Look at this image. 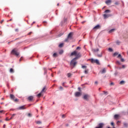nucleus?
Instances as JSON below:
<instances>
[{"mask_svg":"<svg viewBox=\"0 0 128 128\" xmlns=\"http://www.w3.org/2000/svg\"><path fill=\"white\" fill-rule=\"evenodd\" d=\"M100 25L98 24L93 28V30H100Z\"/></svg>","mask_w":128,"mask_h":128,"instance_id":"423d86ee","label":"nucleus"},{"mask_svg":"<svg viewBox=\"0 0 128 128\" xmlns=\"http://www.w3.org/2000/svg\"><path fill=\"white\" fill-rule=\"evenodd\" d=\"M64 46V44L62 43L59 44V48H62Z\"/></svg>","mask_w":128,"mask_h":128,"instance_id":"cd10ccee","label":"nucleus"},{"mask_svg":"<svg viewBox=\"0 0 128 128\" xmlns=\"http://www.w3.org/2000/svg\"><path fill=\"white\" fill-rule=\"evenodd\" d=\"M28 116H29V118H31L32 114H30V113L28 114Z\"/></svg>","mask_w":128,"mask_h":128,"instance_id":"37998d69","label":"nucleus"},{"mask_svg":"<svg viewBox=\"0 0 128 128\" xmlns=\"http://www.w3.org/2000/svg\"><path fill=\"white\" fill-rule=\"evenodd\" d=\"M80 96V92H76L75 93V96H76L78 97V96Z\"/></svg>","mask_w":128,"mask_h":128,"instance_id":"2eb2a0df","label":"nucleus"},{"mask_svg":"<svg viewBox=\"0 0 128 128\" xmlns=\"http://www.w3.org/2000/svg\"><path fill=\"white\" fill-rule=\"evenodd\" d=\"M72 74L70 73H68L67 74L68 78H72Z\"/></svg>","mask_w":128,"mask_h":128,"instance_id":"aec40b11","label":"nucleus"},{"mask_svg":"<svg viewBox=\"0 0 128 128\" xmlns=\"http://www.w3.org/2000/svg\"><path fill=\"white\" fill-rule=\"evenodd\" d=\"M89 98H90V95L86 94L84 95L83 98H84V100H88Z\"/></svg>","mask_w":128,"mask_h":128,"instance_id":"0eeeda50","label":"nucleus"},{"mask_svg":"<svg viewBox=\"0 0 128 128\" xmlns=\"http://www.w3.org/2000/svg\"><path fill=\"white\" fill-rule=\"evenodd\" d=\"M42 92H40V93H39L38 94H37V96L38 98H40V96H42Z\"/></svg>","mask_w":128,"mask_h":128,"instance_id":"b1692460","label":"nucleus"},{"mask_svg":"<svg viewBox=\"0 0 128 128\" xmlns=\"http://www.w3.org/2000/svg\"><path fill=\"white\" fill-rule=\"evenodd\" d=\"M15 116H16V114H12V118H14Z\"/></svg>","mask_w":128,"mask_h":128,"instance_id":"de8ad7c7","label":"nucleus"},{"mask_svg":"<svg viewBox=\"0 0 128 128\" xmlns=\"http://www.w3.org/2000/svg\"><path fill=\"white\" fill-rule=\"evenodd\" d=\"M32 34V32H30L29 33H28V36H30V34Z\"/></svg>","mask_w":128,"mask_h":128,"instance_id":"79ce46f5","label":"nucleus"},{"mask_svg":"<svg viewBox=\"0 0 128 128\" xmlns=\"http://www.w3.org/2000/svg\"><path fill=\"white\" fill-rule=\"evenodd\" d=\"M52 56L54 58H58V53L55 52L52 54Z\"/></svg>","mask_w":128,"mask_h":128,"instance_id":"4468645a","label":"nucleus"},{"mask_svg":"<svg viewBox=\"0 0 128 128\" xmlns=\"http://www.w3.org/2000/svg\"><path fill=\"white\" fill-rule=\"evenodd\" d=\"M124 126H125V128H128V124L124 123Z\"/></svg>","mask_w":128,"mask_h":128,"instance_id":"473e14b6","label":"nucleus"},{"mask_svg":"<svg viewBox=\"0 0 128 128\" xmlns=\"http://www.w3.org/2000/svg\"><path fill=\"white\" fill-rule=\"evenodd\" d=\"M65 116H64V114H63V115L62 116V118H64Z\"/></svg>","mask_w":128,"mask_h":128,"instance_id":"5fc2aeb1","label":"nucleus"},{"mask_svg":"<svg viewBox=\"0 0 128 128\" xmlns=\"http://www.w3.org/2000/svg\"><path fill=\"white\" fill-rule=\"evenodd\" d=\"M90 62L92 64H100V61L98 59L94 60V58H92L90 60Z\"/></svg>","mask_w":128,"mask_h":128,"instance_id":"20e7f679","label":"nucleus"},{"mask_svg":"<svg viewBox=\"0 0 128 128\" xmlns=\"http://www.w3.org/2000/svg\"><path fill=\"white\" fill-rule=\"evenodd\" d=\"M108 50H109V52H112V48H108Z\"/></svg>","mask_w":128,"mask_h":128,"instance_id":"4c0bfd02","label":"nucleus"},{"mask_svg":"<svg viewBox=\"0 0 128 128\" xmlns=\"http://www.w3.org/2000/svg\"><path fill=\"white\" fill-rule=\"evenodd\" d=\"M105 3L106 4H107L108 6H110V4H112V0H107L105 2Z\"/></svg>","mask_w":128,"mask_h":128,"instance_id":"9d476101","label":"nucleus"},{"mask_svg":"<svg viewBox=\"0 0 128 128\" xmlns=\"http://www.w3.org/2000/svg\"><path fill=\"white\" fill-rule=\"evenodd\" d=\"M124 84V81L122 80L120 82V84Z\"/></svg>","mask_w":128,"mask_h":128,"instance_id":"72a5a7b5","label":"nucleus"},{"mask_svg":"<svg viewBox=\"0 0 128 128\" xmlns=\"http://www.w3.org/2000/svg\"><path fill=\"white\" fill-rule=\"evenodd\" d=\"M78 90H79V92H80V88H78Z\"/></svg>","mask_w":128,"mask_h":128,"instance_id":"13d9d810","label":"nucleus"},{"mask_svg":"<svg viewBox=\"0 0 128 128\" xmlns=\"http://www.w3.org/2000/svg\"><path fill=\"white\" fill-rule=\"evenodd\" d=\"M103 92H104V94H106L107 92L106 91H104Z\"/></svg>","mask_w":128,"mask_h":128,"instance_id":"338daca9","label":"nucleus"},{"mask_svg":"<svg viewBox=\"0 0 128 128\" xmlns=\"http://www.w3.org/2000/svg\"><path fill=\"white\" fill-rule=\"evenodd\" d=\"M10 98L11 100H14V96L12 94H10Z\"/></svg>","mask_w":128,"mask_h":128,"instance_id":"dca6fc26","label":"nucleus"},{"mask_svg":"<svg viewBox=\"0 0 128 128\" xmlns=\"http://www.w3.org/2000/svg\"><path fill=\"white\" fill-rule=\"evenodd\" d=\"M63 53H64V50H61L59 52L60 54H62Z\"/></svg>","mask_w":128,"mask_h":128,"instance_id":"c85d7f7f","label":"nucleus"},{"mask_svg":"<svg viewBox=\"0 0 128 128\" xmlns=\"http://www.w3.org/2000/svg\"><path fill=\"white\" fill-rule=\"evenodd\" d=\"M114 31V29H112L109 31V34H112V32H113Z\"/></svg>","mask_w":128,"mask_h":128,"instance_id":"bb28decb","label":"nucleus"},{"mask_svg":"<svg viewBox=\"0 0 128 128\" xmlns=\"http://www.w3.org/2000/svg\"><path fill=\"white\" fill-rule=\"evenodd\" d=\"M122 68H126V66L122 65Z\"/></svg>","mask_w":128,"mask_h":128,"instance_id":"3c124183","label":"nucleus"},{"mask_svg":"<svg viewBox=\"0 0 128 128\" xmlns=\"http://www.w3.org/2000/svg\"><path fill=\"white\" fill-rule=\"evenodd\" d=\"M116 64H118L119 66L120 65V61H116Z\"/></svg>","mask_w":128,"mask_h":128,"instance_id":"2f4dec72","label":"nucleus"},{"mask_svg":"<svg viewBox=\"0 0 128 128\" xmlns=\"http://www.w3.org/2000/svg\"><path fill=\"white\" fill-rule=\"evenodd\" d=\"M120 117V115L118 114H115L114 116V118L117 120Z\"/></svg>","mask_w":128,"mask_h":128,"instance_id":"6ab92c4d","label":"nucleus"},{"mask_svg":"<svg viewBox=\"0 0 128 128\" xmlns=\"http://www.w3.org/2000/svg\"><path fill=\"white\" fill-rule=\"evenodd\" d=\"M97 56L98 58H102V53H101L100 54H97Z\"/></svg>","mask_w":128,"mask_h":128,"instance_id":"412c9836","label":"nucleus"},{"mask_svg":"<svg viewBox=\"0 0 128 128\" xmlns=\"http://www.w3.org/2000/svg\"><path fill=\"white\" fill-rule=\"evenodd\" d=\"M98 84V81H96V82H95V84Z\"/></svg>","mask_w":128,"mask_h":128,"instance_id":"6e6d98bb","label":"nucleus"},{"mask_svg":"<svg viewBox=\"0 0 128 128\" xmlns=\"http://www.w3.org/2000/svg\"><path fill=\"white\" fill-rule=\"evenodd\" d=\"M115 4H116V6L118 5V2H115Z\"/></svg>","mask_w":128,"mask_h":128,"instance_id":"c03bdc74","label":"nucleus"},{"mask_svg":"<svg viewBox=\"0 0 128 128\" xmlns=\"http://www.w3.org/2000/svg\"><path fill=\"white\" fill-rule=\"evenodd\" d=\"M105 14H108V12H110V10H106L104 11Z\"/></svg>","mask_w":128,"mask_h":128,"instance_id":"393cba45","label":"nucleus"},{"mask_svg":"<svg viewBox=\"0 0 128 128\" xmlns=\"http://www.w3.org/2000/svg\"><path fill=\"white\" fill-rule=\"evenodd\" d=\"M64 84H66V82H63V83H62V86H64Z\"/></svg>","mask_w":128,"mask_h":128,"instance_id":"052dcab7","label":"nucleus"},{"mask_svg":"<svg viewBox=\"0 0 128 128\" xmlns=\"http://www.w3.org/2000/svg\"><path fill=\"white\" fill-rule=\"evenodd\" d=\"M98 50H100V49L98 48L92 50V51L93 52H98Z\"/></svg>","mask_w":128,"mask_h":128,"instance_id":"f3484780","label":"nucleus"},{"mask_svg":"<svg viewBox=\"0 0 128 128\" xmlns=\"http://www.w3.org/2000/svg\"><path fill=\"white\" fill-rule=\"evenodd\" d=\"M4 22V20H2L1 21H0V24H2L3 22Z\"/></svg>","mask_w":128,"mask_h":128,"instance_id":"09e8293b","label":"nucleus"},{"mask_svg":"<svg viewBox=\"0 0 128 128\" xmlns=\"http://www.w3.org/2000/svg\"><path fill=\"white\" fill-rule=\"evenodd\" d=\"M118 52H114V56H118Z\"/></svg>","mask_w":128,"mask_h":128,"instance_id":"c756f323","label":"nucleus"},{"mask_svg":"<svg viewBox=\"0 0 128 128\" xmlns=\"http://www.w3.org/2000/svg\"><path fill=\"white\" fill-rule=\"evenodd\" d=\"M60 90H62V86H60Z\"/></svg>","mask_w":128,"mask_h":128,"instance_id":"774afa93","label":"nucleus"},{"mask_svg":"<svg viewBox=\"0 0 128 128\" xmlns=\"http://www.w3.org/2000/svg\"><path fill=\"white\" fill-rule=\"evenodd\" d=\"M20 38H16L14 40H20Z\"/></svg>","mask_w":128,"mask_h":128,"instance_id":"680f3d73","label":"nucleus"},{"mask_svg":"<svg viewBox=\"0 0 128 128\" xmlns=\"http://www.w3.org/2000/svg\"><path fill=\"white\" fill-rule=\"evenodd\" d=\"M43 24H44V26H46V24H48V22H46V21H44Z\"/></svg>","mask_w":128,"mask_h":128,"instance_id":"a19ab883","label":"nucleus"},{"mask_svg":"<svg viewBox=\"0 0 128 128\" xmlns=\"http://www.w3.org/2000/svg\"><path fill=\"white\" fill-rule=\"evenodd\" d=\"M116 44H120V42L117 41V42H116Z\"/></svg>","mask_w":128,"mask_h":128,"instance_id":"864d4df0","label":"nucleus"},{"mask_svg":"<svg viewBox=\"0 0 128 128\" xmlns=\"http://www.w3.org/2000/svg\"><path fill=\"white\" fill-rule=\"evenodd\" d=\"M70 56H75L74 58L78 60V58H82V54H80V52H78L77 50H75L71 52Z\"/></svg>","mask_w":128,"mask_h":128,"instance_id":"f257e3e1","label":"nucleus"},{"mask_svg":"<svg viewBox=\"0 0 128 128\" xmlns=\"http://www.w3.org/2000/svg\"><path fill=\"white\" fill-rule=\"evenodd\" d=\"M84 74H88V69H86L85 70Z\"/></svg>","mask_w":128,"mask_h":128,"instance_id":"4be33fe9","label":"nucleus"},{"mask_svg":"<svg viewBox=\"0 0 128 128\" xmlns=\"http://www.w3.org/2000/svg\"><path fill=\"white\" fill-rule=\"evenodd\" d=\"M26 107H24V106H21L18 107L17 110H26Z\"/></svg>","mask_w":128,"mask_h":128,"instance_id":"1a4fd4ad","label":"nucleus"},{"mask_svg":"<svg viewBox=\"0 0 128 128\" xmlns=\"http://www.w3.org/2000/svg\"><path fill=\"white\" fill-rule=\"evenodd\" d=\"M3 128H6V124H4V125Z\"/></svg>","mask_w":128,"mask_h":128,"instance_id":"69168bd1","label":"nucleus"},{"mask_svg":"<svg viewBox=\"0 0 128 128\" xmlns=\"http://www.w3.org/2000/svg\"><path fill=\"white\" fill-rule=\"evenodd\" d=\"M46 92V87L44 86L42 90L41 91V92Z\"/></svg>","mask_w":128,"mask_h":128,"instance_id":"ddd939ff","label":"nucleus"},{"mask_svg":"<svg viewBox=\"0 0 128 128\" xmlns=\"http://www.w3.org/2000/svg\"><path fill=\"white\" fill-rule=\"evenodd\" d=\"M14 102H18V99H14Z\"/></svg>","mask_w":128,"mask_h":128,"instance_id":"8fccbe9b","label":"nucleus"},{"mask_svg":"<svg viewBox=\"0 0 128 128\" xmlns=\"http://www.w3.org/2000/svg\"><path fill=\"white\" fill-rule=\"evenodd\" d=\"M78 59L74 58L70 62V66H72V68H74L76 64H78Z\"/></svg>","mask_w":128,"mask_h":128,"instance_id":"f03ea898","label":"nucleus"},{"mask_svg":"<svg viewBox=\"0 0 128 128\" xmlns=\"http://www.w3.org/2000/svg\"><path fill=\"white\" fill-rule=\"evenodd\" d=\"M82 50V48L80 46H78L76 48V50Z\"/></svg>","mask_w":128,"mask_h":128,"instance_id":"a878e982","label":"nucleus"},{"mask_svg":"<svg viewBox=\"0 0 128 128\" xmlns=\"http://www.w3.org/2000/svg\"><path fill=\"white\" fill-rule=\"evenodd\" d=\"M106 69L105 68H103L102 70V71H100V72L102 74H106Z\"/></svg>","mask_w":128,"mask_h":128,"instance_id":"a211bd4d","label":"nucleus"},{"mask_svg":"<svg viewBox=\"0 0 128 128\" xmlns=\"http://www.w3.org/2000/svg\"><path fill=\"white\" fill-rule=\"evenodd\" d=\"M111 126H112L113 128H114V122H111Z\"/></svg>","mask_w":128,"mask_h":128,"instance_id":"f704fd0d","label":"nucleus"},{"mask_svg":"<svg viewBox=\"0 0 128 128\" xmlns=\"http://www.w3.org/2000/svg\"><path fill=\"white\" fill-rule=\"evenodd\" d=\"M28 100H29V102H32V100H34V96H29L28 98Z\"/></svg>","mask_w":128,"mask_h":128,"instance_id":"6e6552de","label":"nucleus"},{"mask_svg":"<svg viewBox=\"0 0 128 128\" xmlns=\"http://www.w3.org/2000/svg\"><path fill=\"white\" fill-rule=\"evenodd\" d=\"M14 118V117H12V116H11V118H9L10 120H12Z\"/></svg>","mask_w":128,"mask_h":128,"instance_id":"4d7b16f0","label":"nucleus"},{"mask_svg":"<svg viewBox=\"0 0 128 128\" xmlns=\"http://www.w3.org/2000/svg\"><path fill=\"white\" fill-rule=\"evenodd\" d=\"M62 34H60L58 35V36H62Z\"/></svg>","mask_w":128,"mask_h":128,"instance_id":"a18cd8bd","label":"nucleus"},{"mask_svg":"<svg viewBox=\"0 0 128 128\" xmlns=\"http://www.w3.org/2000/svg\"><path fill=\"white\" fill-rule=\"evenodd\" d=\"M120 60H121V62H124V59L121 58Z\"/></svg>","mask_w":128,"mask_h":128,"instance_id":"58836bf2","label":"nucleus"},{"mask_svg":"<svg viewBox=\"0 0 128 128\" xmlns=\"http://www.w3.org/2000/svg\"><path fill=\"white\" fill-rule=\"evenodd\" d=\"M36 124H42V122L40 121H38L36 122Z\"/></svg>","mask_w":128,"mask_h":128,"instance_id":"e433bc0d","label":"nucleus"},{"mask_svg":"<svg viewBox=\"0 0 128 128\" xmlns=\"http://www.w3.org/2000/svg\"><path fill=\"white\" fill-rule=\"evenodd\" d=\"M68 38H70V40H72V33L70 32L68 36Z\"/></svg>","mask_w":128,"mask_h":128,"instance_id":"9b49d317","label":"nucleus"},{"mask_svg":"<svg viewBox=\"0 0 128 128\" xmlns=\"http://www.w3.org/2000/svg\"><path fill=\"white\" fill-rule=\"evenodd\" d=\"M82 68H86V66H82Z\"/></svg>","mask_w":128,"mask_h":128,"instance_id":"ea45409f","label":"nucleus"},{"mask_svg":"<svg viewBox=\"0 0 128 128\" xmlns=\"http://www.w3.org/2000/svg\"><path fill=\"white\" fill-rule=\"evenodd\" d=\"M104 18H109V16H110V14H103Z\"/></svg>","mask_w":128,"mask_h":128,"instance_id":"f8f14e48","label":"nucleus"},{"mask_svg":"<svg viewBox=\"0 0 128 128\" xmlns=\"http://www.w3.org/2000/svg\"><path fill=\"white\" fill-rule=\"evenodd\" d=\"M104 124L100 123L98 124V126H96L95 128H104Z\"/></svg>","mask_w":128,"mask_h":128,"instance_id":"39448f33","label":"nucleus"},{"mask_svg":"<svg viewBox=\"0 0 128 128\" xmlns=\"http://www.w3.org/2000/svg\"><path fill=\"white\" fill-rule=\"evenodd\" d=\"M6 120L7 121H8V120H10V119H8V118H6Z\"/></svg>","mask_w":128,"mask_h":128,"instance_id":"49530a36","label":"nucleus"},{"mask_svg":"<svg viewBox=\"0 0 128 128\" xmlns=\"http://www.w3.org/2000/svg\"><path fill=\"white\" fill-rule=\"evenodd\" d=\"M10 72L11 73L14 72V69H12V68H10Z\"/></svg>","mask_w":128,"mask_h":128,"instance_id":"7c9ffc66","label":"nucleus"},{"mask_svg":"<svg viewBox=\"0 0 128 128\" xmlns=\"http://www.w3.org/2000/svg\"><path fill=\"white\" fill-rule=\"evenodd\" d=\"M68 40H70V38H68V37H67V38H66L65 39V40H64V42H68Z\"/></svg>","mask_w":128,"mask_h":128,"instance_id":"5701e85b","label":"nucleus"},{"mask_svg":"<svg viewBox=\"0 0 128 128\" xmlns=\"http://www.w3.org/2000/svg\"><path fill=\"white\" fill-rule=\"evenodd\" d=\"M18 48H14L11 52L12 54H14L16 56H20V52H18Z\"/></svg>","mask_w":128,"mask_h":128,"instance_id":"7ed1b4c3","label":"nucleus"},{"mask_svg":"<svg viewBox=\"0 0 128 128\" xmlns=\"http://www.w3.org/2000/svg\"><path fill=\"white\" fill-rule=\"evenodd\" d=\"M112 84H114V82H111L110 83V86H112Z\"/></svg>","mask_w":128,"mask_h":128,"instance_id":"e2e57ef3","label":"nucleus"},{"mask_svg":"<svg viewBox=\"0 0 128 128\" xmlns=\"http://www.w3.org/2000/svg\"><path fill=\"white\" fill-rule=\"evenodd\" d=\"M118 58H122V54H119L118 56Z\"/></svg>","mask_w":128,"mask_h":128,"instance_id":"c9c22d12","label":"nucleus"},{"mask_svg":"<svg viewBox=\"0 0 128 128\" xmlns=\"http://www.w3.org/2000/svg\"><path fill=\"white\" fill-rule=\"evenodd\" d=\"M15 31L16 32H18V28L16 29Z\"/></svg>","mask_w":128,"mask_h":128,"instance_id":"603ef678","label":"nucleus"},{"mask_svg":"<svg viewBox=\"0 0 128 128\" xmlns=\"http://www.w3.org/2000/svg\"><path fill=\"white\" fill-rule=\"evenodd\" d=\"M2 112H4V110H0V114H2Z\"/></svg>","mask_w":128,"mask_h":128,"instance_id":"bf43d9fd","label":"nucleus"},{"mask_svg":"<svg viewBox=\"0 0 128 128\" xmlns=\"http://www.w3.org/2000/svg\"><path fill=\"white\" fill-rule=\"evenodd\" d=\"M12 19L11 18L8 20V22H12Z\"/></svg>","mask_w":128,"mask_h":128,"instance_id":"0e129e2a","label":"nucleus"}]
</instances>
